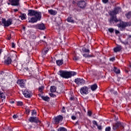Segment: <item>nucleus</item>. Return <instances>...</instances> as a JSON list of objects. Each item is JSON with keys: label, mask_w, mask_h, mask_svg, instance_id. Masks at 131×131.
I'll use <instances>...</instances> for the list:
<instances>
[{"label": "nucleus", "mask_w": 131, "mask_h": 131, "mask_svg": "<svg viewBox=\"0 0 131 131\" xmlns=\"http://www.w3.org/2000/svg\"><path fill=\"white\" fill-rule=\"evenodd\" d=\"M58 74L63 78H70L72 76L76 75L77 73L75 72H67L65 71H59Z\"/></svg>", "instance_id": "nucleus-1"}, {"label": "nucleus", "mask_w": 131, "mask_h": 131, "mask_svg": "<svg viewBox=\"0 0 131 131\" xmlns=\"http://www.w3.org/2000/svg\"><path fill=\"white\" fill-rule=\"evenodd\" d=\"M34 16V17L29 18V23H35L41 19V13L37 11Z\"/></svg>", "instance_id": "nucleus-2"}, {"label": "nucleus", "mask_w": 131, "mask_h": 131, "mask_svg": "<svg viewBox=\"0 0 131 131\" xmlns=\"http://www.w3.org/2000/svg\"><path fill=\"white\" fill-rule=\"evenodd\" d=\"M131 23L130 22L124 23L123 21H121L119 24L117 25L119 28H125L127 26H130Z\"/></svg>", "instance_id": "nucleus-3"}, {"label": "nucleus", "mask_w": 131, "mask_h": 131, "mask_svg": "<svg viewBox=\"0 0 131 131\" xmlns=\"http://www.w3.org/2000/svg\"><path fill=\"white\" fill-rule=\"evenodd\" d=\"M80 92L81 95H88L89 94V88L84 86L80 89Z\"/></svg>", "instance_id": "nucleus-4"}, {"label": "nucleus", "mask_w": 131, "mask_h": 131, "mask_svg": "<svg viewBox=\"0 0 131 131\" xmlns=\"http://www.w3.org/2000/svg\"><path fill=\"white\" fill-rule=\"evenodd\" d=\"M12 19H8L7 20H6V19L3 18L2 19V24L5 27H9L10 25H12Z\"/></svg>", "instance_id": "nucleus-5"}, {"label": "nucleus", "mask_w": 131, "mask_h": 131, "mask_svg": "<svg viewBox=\"0 0 131 131\" xmlns=\"http://www.w3.org/2000/svg\"><path fill=\"white\" fill-rule=\"evenodd\" d=\"M63 119V117L61 115H59L56 117H55L53 119V122L55 124H58Z\"/></svg>", "instance_id": "nucleus-6"}, {"label": "nucleus", "mask_w": 131, "mask_h": 131, "mask_svg": "<svg viewBox=\"0 0 131 131\" xmlns=\"http://www.w3.org/2000/svg\"><path fill=\"white\" fill-rule=\"evenodd\" d=\"M23 94L26 97V98H30L32 96V94L31 93V91H29L27 90H24L23 91Z\"/></svg>", "instance_id": "nucleus-7"}, {"label": "nucleus", "mask_w": 131, "mask_h": 131, "mask_svg": "<svg viewBox=\"0 0 131 131\" xmlns=\"http://www.w3.org/2000/svg\"><path fill=\"white\" fill-rule=\"evenodd\" d=\"M85 81H84V80H83V79L79 78H77V79H76L75 80V82L78 85H79V84H83V83H84Z\"/></svg>", "instance_id": "nucleus-8"}, {"label": "nucleus", "mask_w": 131, "mask_h": 131, "mask_svg": "<svg viewBox=\"0 0 131 131\" xmlns=\"http://www.w3.org/2000/svg\"><path fill=\"white\" fill-rule=\"evenodd\" d=\"M78 6L81 9H84L86 6V3L84 1H79L78 2Z\"/></svg>", "instance_id": "nucleus-9"}, {"label": "nucleus", "mask_w": 131, "mask_h": 131, "mask_svg": "<svg viewBox=\"0 0 131 131\" xmlns=\"http://www.w3.org/2000/svg\"><path fill=\"white\" fill-rule=\"evenodd\" d=\"M119 12H121V8L117 7L114 10V11L111 13V16H114V15H116V14L119 13Z\"/></svg>", "instance_id": "nucleus-10"}, {"label": "nucleus", "mask_w": 131, "mask_h": 131, "mask_svg": "<svg viewBox=\"0 0 131 131\" xmlns=\"http://www.w3.org/2000/svg\"><path fill=\"white\" fill-rule=\"evenodd\" d=\"M17 84H18L20 88H24L25 86V81L23 80H18L17 81Z\"/></svg>", "instance_id": "nucleus-11"}, {"label": "nucleus", "mask_w": 131, "mask_h": 131, "mask_svg": "<svg viewBox=\"0 0 131 131\" xmlns=\"http://www.w3.org/2000/svg\"><path fill=\"white\" fill-rule=\"evenodd\" d=\"M119 126L120 127V126H122V124H121V123L120 122H117L115 125H113V129H114V130L117 129V128H118Z\"/></svg>", "instance_id": "nucleus-12"}, {"label": "nucleus", "mask_w": 131, "mask_h": 131, "mask_svg": "<svg viewBox=\"0 0 131 131\" xmlns=\"http://www.w3.org/2000/svg\"><path fill=\"white\" fill-rule=\"evenodd\" d=\"M12 6H19V0H9Z\"/></svg>", "instance_id": "nucleus-13"}, {"label": "nucleus", "mask_w": 131, "mask_h": 131, "mask_svg": "<svg viewBox=\"0 0 131 131\" xmlns=\"http://www.w3.org/2000/svg\"><path fill=\"white\" fill-rule=\"evenodd\" d=\"M0 99H1L2 103L6 102V95L5 93H0Z\"/></svg>", "instance_id": "nucleus-14"}, {"label": "nucleus", "mask_w": 131, "mask_h": 131, "mask_svg": "<svg viewBox=\"0 0 131 131\" xmlns=\"http://www.w3.org/2000/svg\"><path fill=\"white\" fill-rule=\"evenodd\" d=\"M5 64H11L12 63V59L9 56H5Z\"/></svg>", "instance_id": "nucleus-15"}, {"label": "nucleus", "mask_w": 131, "mask_h": 131, "mask_svg": "<svg viewBox=\"0 0 131 131\" xmlns=\"http://www.w3.org/2000/svg\"><path fill=\"white\" fill-rule=\"evenodd\" d=\"M36 11H34L33 10H29L28 15L29 16H35V14H36Z\"/></svg>", "instance_id": "nucleus-16"}, {"label": "nucleus", "mask_w": 131, "mask_h": 131, "mask_svg": "<svg viewBox=\"0 0 131 131\" xmlns=\"http://www.w3.org/2000/svg\"><path fill=\"white\" fill-rule=\"evenodd\" d=\"M90 88L92 92H95V91L98 89V85H97V84H94L90 86Z\"/></svg>", "instance_id": "nucleus-17"}, {"label": "nucleus", "mask_w": 131, "mask_h": 131, "mask_svg": "<svg viewBox=\"0 0 131 131\" xmlns=\"http://www.w3.org/2000/svg\"><path fill=\"white\" fill-rule=\"evenodd\" d=\"M48 12L50 14V15H52L53 16L57 15V11L54 10L53 9L49 10Z\"/></svg>", "instance_id": "nucleus-18"}, {"label": "nucleus", "mask_w": 131, "mask_h": 131, "mask_svg": "<svg viewBox=\"0 0 131 131\" xmlns=\"http://www.w3.org/2000/svg\"><path fill=\"white\" fill-rule=\"evenodd\" d=\"M29 120L30 122H37V118L31 117Z\"/></svg>", "instance_id": "nucleus-19"}, {"label": "nucleus", "mask_w": 131, "mask_h": 131, "mask_svg": "<svg viewBox=\"0 0 131 131\" xmlns=\"http://www.w3.org/2000/svg\"><path fill=\"white\" fill-rule=\"evenodd\" d=\"M121 50V47L119 45H118L117 47L114 49V51L115 53H117V52H119Z\"/></svg>", "instance_id": "nucleus-20"}, {"label": "nucleus", "mask_w": 131, "mask_h": 131, "mask_svg": "<svg viewBox=\"0 0 131 131\" xmlns=\"http://www.w3.org/2000/svg\"><path fill=\"white\" fill-rule=\"evenodd\" d=\"M38 29H40V30H45V29H46V27L45 26V25L43 24L38 25Z\"/></svg>", "instance_id": "nucleus-21"}, {"label": "nucleus", "mask_w": 131, "mask_h": 131, "mask_svg": "<svg viewBox=\"0 0 131 131\" xmlns=\"http://www.w3.org/2000/svg\"><path fill=\"white\" fill-rule=\"evenodd\" d=\"M56 64L57 65H58V66H61V65H62V64H63V60H56Z\"/></svg>", "instance_id": "nucleus-22"}, {"label": "nucleus", "mask_w": 131, "mask_h": 131, "mask_svg": "<svg viewBox=\"0 0 131 131\" xmlns=\"http://www.w3.org/2000/svg\"><path fill=\"white\" fill-rule=\"evenodd\" d=\"M111 23H112V22H118V20H117V18L116 17H114V16L112 17V18L110 20Z\"/></svg>", "instance_id": "nucleus-23"}, {"label": "nucleus", "mask_w": 131, "mask_h": 131, "mask_svg": "<svg viewBox=\"0 0 131 131\" xmlns=\"http://www.w3.org/2000/svg\"><path fill=\"white\" fill-rule=\"evenodd\" d=\"M113 70H114V72H115V73H116V74H119V73H120V70H119V69L114 68Z\"/></svg>", "instance_id": "nucleus-24"}, {"label": "nucleus", "mask_w": 131, "mask_h": 131, "mask_svg": "<svg viewBox=\"0 0 131 131\" xmlns=\"http://www.w3.org/2000/svg\"><path fill=\"white\" fill-rule=\"evenodd\" d=\"M50 92H51V93H55V92H56V87L55 86H51Z\"/></svg>", "instance_id": "nucleus-25"}, {"label": "nucleus", "mask_w": 131, "mask_h": 131, "mask_svg": "<svg viewBox=\"0 0 131 131\" xmlns=\"http://www.w3.org/2000/svg\"><path fill=\"white\" fill-rule=\"evenodd\" d=\"M41 99H42V100H43L44 101H49V100H50V98H49V97L48 96H41Z\"/></svg>", "instance_id": "nucleus-26"}, {"label": "nucleus", "mask_w": 131, "mask_h": 131, "mask_svg": "<svg viewBox=\"0 0 131 131\" xmlns=\"http://www.w3.org/2000/svg\"><path fill=\"white\" fill-rule=\"evenodd\" d=\"M42 52L44 55H46V54H48V52H49V48H45Z\"/></svg>", "instance_id": "nucleus-27"}, {"label": "nucleus", "mask_w": 131, "mask_h": 131, "mask_svg": "<svg viewBox=\"0 0 131 131\" xmlns=\"http://www.w3.org/2000/svg\"><path fill=\"white\" fill-rule=\"evenodd\" d=\"M58 131H67V129L63 127H60L58 129Z\"/></svg>", "instance_id": "nucleus-28"}, {"label": "nucleus", "mask_w": 131, "mask_h": 131, "mask_svg": "<svg viewBox=\"0 0 131 131\" xmlns=\"http://www.w3.org/2000/svg\"><path fill=\"white\" fill-rule=\"evenodd\" d=\"M126 16L127 19H129L131 17V12H129L126 14Z\"/></svg>", "instance_id": "nucleus-29"}, {"label": "nucleus", "mask_w": 131, "mask_h": 131, "mask_svg": "<svg viewBox=\"0 0 131 131\" xmlns=\"http://www.w3.org/2000/svg\"><path fill=\"white\" fill-rule=\"evenodd\" d=\"M82 50L83 51V53H90V50L86 49L84 48H83Z\"/></svg>", "instance_id": "nucleus-30"}, {"label": "nucleus", "mask_w": 131, "mask_h": 131, "mask_svg": "<svg viewBox=\"0 0 131 131\" xmlns=\"http://www.w3.org/2000/svg\"><path fill=\"white\" fill-rule=\"evenodd\" d=\"M83 56V57H85V58H91V57H92V55H89V54H84Z\"/></svg>", "instance_id": "nucleus-31"}, {"label": "nucleus", "mask_w": 131, "mask_h": 131, "mask_svg": "<svg viewBox=\"0 0 131 131\" xmlns=\"http://www.w3.org/2000/svg\"><path fill=\"white\" fill-rule=\"evenodd\" d=\"M20 17L21 20H25V19H26V14H23Z\"/></svg>", "instance_id": "nucleus-32"}, {"label": "nucleus", "mask_w": 131, "mask_h": 131, "mask_svg": "<svg viewBox=\"0 0 131 131\" xmlns=\"http://www.w3.org/2000/svg\"><path fill=\"white\" fill-rule=\"evenodd\" d=\"M68 22H74L73 19H72V17H70L67 18Z\"/></svg>", "instance_id": "nucleus-33"}, {"label": "nucleus", "mask_w": 131, "mask_h": 131, "mask_svg": "<svg viewBox=\"0 0 131 131\" xmlns=\"http://www.w3.org/2000/svg\"><path fill=\"white\" fill-rule=\"evenodd\" d=\"M111 92L112 94H114V95H117V92L114 91V90L113 89L111 90Z\"/></svg>", "instance_id": "nucleus-34"}, {"label": "nucleus", "mask_w": 131, "mask_h": 131, "mask_svg": "<svg viewBox=\"0 0 131 131\" xmlns=\"http://www.w3.org/2000/svg\"><path fill=\"white\" fill-rule=\"evenodd\" d=\"M17 105L18 106H22V105H23V102H22V101H18Z\"/></svg>", "instance_id": "nucleus-35"}, {"label": "nucleus", "mask_w": 131, "mask_h": 131, "mask_svg": "<svg viewBox=\"0 0 131 131\" xmlns=\"http://www.w3.org/2000/svg\"><path fill=\"white\" fill-rule=\"evenodd\" d=\"M26 114H29L30 113V110L26 108Z\"/></svg>", "instance_id": "nucleus-36"}, {"label": "nucleus", "mask_w": 131, "mask_h": 131, "mask_svg": "<svg viewBox=\"0 0 131 131\" xmlns=\"http://www.w3.org/2000/svg\"><path fill=\"white\" fill-rule=\"evenodd\" d=\"M122 43H123L124 45H128V42L127 41V40H126L124 41H121Z\"/></svg>", "instance_id": "nucleus-37"}, {"label": "nucleus", "mask_w": 131, "mask_h": 131, "mask_svg": "<svg viewBox=\"0 0 131 131\" xmlns=\"http://www.w3.org/2000/svg\"><path fill=\"white\" fill-rule=\"evenodd\" d=\"M110 130H111V127L110 126H108L105 128V131H110Z\"/></svg>", "instance_id": "nucleus-38"}, {"label": "nucleus", "mask_w": 131, "mask_h": 131, "mask_svg": "<svg viewBox=\"0 0 131 131\" xmlns=\"http://www.w3.org/2000/svg\"><path fill=\"white\" fill-rule=\"evenodd\" d=\"M42 90H43V86H41L39 88V91L40 92H42Z\"/></svg>", "instance_id": "nucleus-39"}, {"label": "nucleus", "mask_w": 131, "mask_h": 131, "mask_svg": "<svg viewBox=\"0 0 131 131\" xmlns=\"http://www.w3.org/2000/svg\"><path fill=\"white\" fill-rule=\"evenodd\" d=\"M96 126H97V128H98L99 130H102V126L99 125H97Z\"/></svg>", "instance_id": "nucleus-40"}, {"label": "nucleus", "mask_w": 131, "mask_h": 131, "mask_svg": "<svg viewBox=\"0 0 131 131\" xmlns=\"http://www.w3.org/2000/svg\"><path fill=\"white\" fill-rule=\"evenodd\" d=\"M49 95L50 97H52V98H55V97H56V95L53 93H50Z\"/></svg>", "instance_id": "nucleus-41"}, {"label": "nucleus", "mask_w": 131, "mask_h": 131, "mask_svg": "<svg viewBox=\"0 0 131 131\" xmlns=\"http://www.w3.org/2000/svg\"><path fill=\"white\" fill-rule=\"evenodd\" d=\"M79 59V58L78 57H77V56H74V57L73 58L74 61H77Z\"/></svg>", "instance_id": "nucleus-42"}, {"label": "nucleus", "mask_w": 131, "mask_h": 131, "mask_svg": "<svg viewBox=\"0 0 131 131\" xmlns=\"http://www.w3.org/2000/svg\"><path fill=\"white\" fill-rule=\"evenodd\" d=\"M108 31H109L110 32L112 33V32H113L114 31V29L113 28H110V29H108Z\"/></svg>", "instance_id": "nucleus-43"}, {"label": "nucleus", "mask_w": 131, "mask_h": 131, "mask_svg": "<svg viewBox=\"0 0 131 131\" xmlns=\"http://www.w3.org/2000/svg\"><path fill=\"white\" fill-rule=\"evenodd\" d=\"M35 114H36V111H32V115L33 116V115H35Z\"/></svg>", "instance_id": "nucleus-44"}, {"label": "nucleus", "mask_w": 131, "mask_h": 131, "mask_svg": "<svg viewBox=\"0 0 131 131\" xmlns=\"http://www.w3.org/2000/svg\"><path fill=\"white\" fill-rule=\"evenodd\" d=\"M5 82V79H0V83H4Z\"/></svg>", "instance_id": "nucleus-45"}, {"label": "nucleus", "mask_w": 131, "mask_h": 131, "mask_svg": "<svg viewBox=\"0 0 131 131\" xmlns=\"http://www.w3.org/2000/svg\"><path fill=\"white\" fill-rule=\"evenodd\" d=\"M88 115L89 116H91L92 115V112L89 111L88 112Z\"/></svg>", "instance_id": "nucleus-46"}, {"label": "nucleus", "mask_w": 131, "mask_h": 131, "mask_svg": "<svg viewBox=\"0 0 131 131\" xmlns=\"http://www.w3.org/2000/svg\"><path fill=\"white\" fill-rule=\"evenodd\" d=\"M13 118L14 119H16L18 118V116L17 115H13Z\"/></svg>", "instance_id": "nucleus-47"}, {"label": "nucleus", "mask_w": 131, "mask_h": 131, "mask_svg": "<svg viewBox=\"0 0 131 131\" xmlns=\"http://www.w3.org/2000/svg\"><path fill=\"white\" fill-rule=\"evenodd\" d=\"M66 112V110H65V107L63 106L62 109V112L64 113Z\"/></svg>", "instance_id": "nucleus-48"}, {"label": "nucleus", "mask_w": 131, "mask_h": 131, "mask_svg": "<svg viewBox=\"0 0 131 131\" xmlns=\"http://www.w3.org/2000/svg\"><path fill=\"white\" fill-rule=\"evenodd\" d=\"M102 2L104 4H107V3H108V0H102Z\"/></svg>", "instance_id": "nucleus-49"}, {"label": "nucleus", "mask_w": 131, "mask_h": 131, "mask_svg": "<svg viewBox=\"0 0 131 131\" xmlns=\"http://www.w3.org/2000/svg\"><path fill=\"white\" fill-rule=\"evenodd\" d=\"M72 119H73V120H75L76 119V117L74 116H72Z\"/></svg>", "instance_id": "nucleus-50"}, {"label": "nucleus", "mask_w": 131, "mask_h": 131, "mask_svg": "<svg viewBox=\"0 0 131 131\" xmlns=\"http://www.w3.org/2000/svg\"><path fill=\"white\" fill-rule=\"evenodd\" d=\"M12 48H15V43L14 42H12L11 44Z\"/></svg>", "instance_id": "nucleus-51"}, {"label": "nucleus", "mask_w": 131, "mask_h": 131, "mask_svg": "<svg viewBox=\"0 0 131 131\" xmlns=\"http://www.w3.org/2000/svg\"><path fill=\"white\" fill-rule=\"evenodd\" d=\"M93 124H95V125H98V124L97 123V122L96 121H93Z\"/></svg>", "instance_id": "nucleus-52"}, {"label": "nucleus", "mask_w": 131, "mask_h": 131, "mask_svg": "<svg viewBox=\"0 0 131 131\" xmlns=\"http://www.w3.org/2000/svg\"><path fill=\"white\" fill-rule=\"evenodd\" d=\"M70 100H71V101H73V100H74V98H73V97H70Z\"/></svg>", "instance_id": "nucleus-53"}, {"label": "nucleus", "mask_w": 131, "mask_h": 131, "mask_svg": "<svg viewBox=\"0 0 131 131\" xmlns=\"http://www.w3.org/2000/svg\"><path fill=\"white\" fill-rule=\"evenodd\" d=\"M114 60H115V59L114 58H112L110 59V61H114Z\"/></svg>", "instance_id": "nucleus-54"}, {"label": "nucleus", "mask_w": 131, "mask_h": 131, "mask_svg": "<svg viewBox=\"0 0 131 131\" xmlns=\"http://www.w3.org/2000/svg\"><path fill=\"white\" fill-rule=\"evenodd\" d=\"M115 32H116V33L117 34H118V33H119V31H118V30H116V31H115Z\"/></svg>", "instance_id": "nucleus-55"}, {"label": "nucleus", "mask_w": 131, "mask_h": 131, "mask_svg": "<svg viewBox=\"0 0 131 131\" xmlns=\"http://www.w3.org/2000/svg\"><path fill=\"white\" fill-rule=\"evenodd\" d=\"M14 12H18V9H14Z\"/></svg>", "instance_id": "nucleus-56"}, {"label": "nucleus", "mask_w": 131, "mask_h": 131, "mask_svg": "<svg viewBox=\"0 0 131 131\" xmlns=\"http://www.w3.org/2000/svg\"><path fill=\"white\" fill-rule=\"evenodd\" d=\"M10 103H11V104H14V103H15L14 101H11Z\"/></svg>", "instance_id": "nucleus-57"}, {"label": "nucleus", "mask_w": 131, "mask_h": 131, "mask_svg": "<svg viewBox=\"0 0 131 131\" xmlns=\"http://www.w3.org/2000/svg\"><path fill=\"white\" fill-rule=\"evenodd\" d=\"M25 70L27 71V70H28V68H25Z\"/></svg>", "instance_id": "nucleus-58"}, {"label": "nucleus", "mask_w": 131, "mask_h": 131, "mask_svg": "<svg viewBox=\"0 0 131 131\" xmlns=\"http://www.w3.org/2000/svg\"><path fill=\"white\" fill-rule=\"evenodd\" d=\"M2 54V49H0V55Z\"/></svg>", "instance_id": "nucleus-59"}, {"label": "nucleus", "mask_w": 131, "mask_h": 131, "mask_svg": "<svg viewBox=\"0 0 131 131\" xmlns=\"http://www.w3.org/2000/svg\"><path fill=\"white\" fill-rule=\"evenodd\" d=\"M24 30H25V27H23Z\"/></svg>", "instance_id": "nucleus-60"}, {"label": "nucleus", "mask_w": 131, "mask_h": 131, "mask_svg": "<svg viewBox=\"0 0 131 131\" xmlns=\"http://www.w3.org/2000/svg\"><path fill=\"white\" fill-rule=\"evenodd\" d=\"M29 59H30V58L29 57V60L28 61V63H29V62L30 61L29 60Z\"/></svg>", "instance_id": "nucleus-61"}, {"label": "nucleus", "mask_w": 131, "mask_h": 131, "mask_svg": "<svg viewBox=\"0 0 131 131\" xmlns=\"http://www.w3.org/2000/svg\"><path fill=\"white\" fill-rule=\"evenodd\" d=\"M129 67H130V68H131V64L129 65Z\"/></svg>", "instance_id": "nucleus-62"}, {"label": "nucleus", "mask_w": 131, "mask_h": 131, "mask_svg": "<svg viewBox=\"0 0 131 131\" xmlns=\"http://www.w3.org/2000/svg\"><path fill=\"white\" fill-rule=\"evenodd\" d=\"M43 38H46V36H44Z\"/></svg>", "instance_id": "nucleus-63"}, {"label": "nucleus", "mask_w": 131, "mask_h": 131, "mask_svg": "<svg viewBox=\"0 0 131 131\" xmlns=\"http://www.w3.org/2000/svg\"><path fill=\"white\" fill-rule=\"evenodd\" d=\"M8 5H10V3H8Z\"/></svg>", "instance_id": "nucleus-64"}]
</instances>
